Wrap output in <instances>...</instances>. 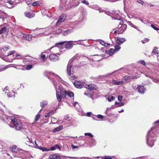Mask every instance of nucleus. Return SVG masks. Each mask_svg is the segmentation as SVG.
I'll use <instances>...</instances> for the list:
<instances>
[{"label": "nucleus", "instance_id": "nucleus-1", "mask_svg": "<svg viewBox=\"0 0 159 159\" xmlns=\"http://www.w3.org/2000/svg\"><path fill=\"white\" fill-rule=\"evenodd\" d=\"M10 120H11V124L13 125V128L16 130H19L24 128L21 122L16 119L14 117H11L10 118Z\"/></svg>", "mask_w": 159, "mask_h": 159}, {"label": "nucleus", "instance_id": "nucleus-2", "mask_svg": "<svg viewBox=\"0 0 159 159\" xmlns=\"http://www.w3.org/2000/svg\"><path fill=\"white\" fill-rule=\"evenodd\" d=\"M59 90L60 92L57 91L56 92V96L58 101L60 102L61 101L62 98H66V93L67 91L64 89L62 87L59 86Z\"/></svg>", "mask_w": 159, "mask_h": 159}, {"label": "nucleus", "instance_id": "nucleus-3", "mask_svg": "<svg viewBox=\"0 0 159 159\" xmlns=\"http://www.w3.org/2000/svg\"><path fill=\"white\" fill-rule=\"evenodd\" d=\"M121 20L120 19V20ZM118 21L120 20H118ZM119 23L120 24L118 25L117 28L116 29V30L114 31L115 34H121L123 33L126 29L127 25L126 24H124V22L122 20H120Z\"/></svg>", "mask_w": 159, "mask_h": 159}, {"label": "nucleus", "instance_id": "nucleus-4", "mask_svg": "<svg viewBox=\"0 0 159 159\" xmlns=\"http://www.w3.org/2000/svg\"><path fill=\"white\" fill-rule=\"evenodd\" d=\"M120 11H106L105 13L107 15L111 16L112 18L117 20H120V16L118 14Z\"/></svg>", "mask_w": 159, "mask_h": 159}, {"label": "nucleus", "instance_id": "nucleus-5", "mask_svg": "<svg viewBox=\"0 0 159 159\" xmlns=\"http://www.w3.org/2000/svg\"><path fill=\"white\" fill-rule=\"evenodd\" d=\"M85 88L90 90H96L98 89L97 86L94 84H86L85 85Z\"/></svg>", "mask_w": 159, "mask_h": 159}, {"label": "nucleus", "instance_id": "nucleus-6", "mask_svg": "<svg viewBox=\"0 0 159 159\" xmlns=\"http://www.w3.org/2000/svg\"><path fill=\"white\" fill-rule=\"evenodd\" d=\"M66 15L65 14H62L59 18L56 24L57 25H59L62 22L64 21L66 18Z\"/></svg>", "mask_w": 159, "mask_h": 159}, {"label": "nucleus", "instance_id": "nucleus-7", "mask_svg": "<svg viewBox=\"0 0 159 159\" xmlns=\"http://www.w3.org/2000/svg\"><path fill=\"white\" fill-rule=\"evenodd\" d=\"M26 138L28 139V140H27V142H29L30 143L29 144V145L31 147H33L34 146V143L36 145V146H37V145L36 143V141L34 140L33 141L32 139L31 138H29L28 136H27Z\"/></svg>", "mask_w": 159, "mask_h": 159}, {"label": "nucleus", "instance_id": "nucleus-8", "mask_svg": "<svg viewBox=\"0 0 159 159\" xmlns=\"http://www.w3.org/2000/svg\"><path fill=\"white\" fill-rule=\"evenodd\" d=\"M73 67L72 66L67 67V71L68 75L69 76H71V75H73Z\"/></svg>", "mask_w": 159, "mask_h": 159}, {"label": "nucleus", "instance_id": "nucleus-9", "mask_svg": "<svg viewBox=\"0 0 159 159\" xmlns=\"http://www.w3.org/2000/svg\"><path fill=\"white\" fill-rule=\"evenodd\" d=\"M49 59L52 61H55L58 60V57L56 55L53 54H51L49 55Z\"/></svg>", "mask_w": 159, "mask_h": 159}, {"label": "nucleus", "instance_id": "nucleus-10", "mask_svg": "<svg viewBox=\"0 0 159 159\" xmlns=\"http://www.w3.org/2000/svg\"><path fill=\"white\" fill-rule=\"evenodd\" d=\"M136 90H137L139 93H144L145 91L144 87L143 85H139L136 89Z\"/></svg>", "mask_w": 159, "mask_h": 159}, {"label": "nucleus", "instance_id": "nucleus-11", "mask_svg": "<svg viewBox=\"0 0 159 159\" xmlns=\"http://www.w3.org/2000/svg\"><path fill=\"white\" fill-rule=\"evenodd\" d=\"M65 45V48L67 49H70L73 47L72 41H69L66 42Z\"/></svg>", "mask_w": 159, "mask_h": 159}, {"label": "nucleus", "instance_id": "nucleus-12", "mask_svg": "<svg viewBox=\"0 0 159 159\" xmlns=\"http://www.w3.org/2000/svg\"><path fill=\"white\" fill-rule=\"evenodd\" d=\"M73 84L76 88L78 89H81L83 87L80 82L76 80L74 81Z\"/></svg>", "mask_w": 159, "mask_h": 159}, {"label": "nucleus", "instance_id": "nucleus-13", "mask_svg": "<svg viewBox=\"0 0 159 159\" xmlns=\"http://www.w3.org/2000/svg\"><path fill=\"white\" fill-rule=\"evenodd\" d=\"M25 16L29 18L33 17L34 16V13L32 11L30 12H26L25 13Z\"/></svg>", "mask_w": 159, "mask_h": 159}, {"label": "nucleus", "instance_id": "nucleus-14", "mask_svg": "<svg viewBox=\"0 0 159 159\" xmlns=\"http://www.w3.org/2000/svg\"><path fill=\"white\" fill-rule=\"evenodd\" d=\"M66 42V41H64L57 43L55 44V47L61 49L63 48L62 45Z\"/></svg>", "mask_w": 159, "mask_h": 159}, {"label": "nucleus", "instance_id": "nucleus-15", "mask_svg": "<svg viewBox=\"0 0 159 159\" xmlns=\"http://www.w3.org/2000/svg\"><path fill=\"white\" fill-rule=\"evenodd\" d=\"M49 158L50 159H61L60 156L56 154L51 155L49 156Z\"/></svg>", "mask_w": 159, "mask_h": 159}, {"label": "nucleus", "instance_id": "nucleus-16", "mask_svg": "<svg viewBox=\"0 0 159 159\" xmlns=\"http://www.w3.org/2000/svg\"><path fill=\"white\" fill-rule=\"evenodd\" d=\"M38 146V148L39 149L42 150L43 152H47L50 150L49 148H45L41 146Z\"/></svg>", "mask_w": 159, "mask_h": 159}, {"label": "nucleus", "instance_id": "nucleus-17", "mask_svg": "<svg viewBox=\"0 0 159 159\" xmlns=\"http://www.w3.org/2000/svg\"><path fill=\"white\" fill-rule=\"evenodd\" d=\"M63 128V126L62 125H60L58 127L55 128L52 130L53 132L55 133L57 132L60 131Z\"/></svg>", "mask_w": 159, "mask_h": 159}, {"label": "nucleus", "instance_id": "nucleus-18", "mask_svg": "<svg viewBox=\"0 0 159 159\" xmlns=\"http://www.w3.org/2000/svg\"><path fill=\"white\" fill-rule=\"evenodd\" d=\"M7 16V14L4 12L2 11H0V19H1L3 16Z\"/></svg>", "mask_w": 159, "mask_h": 159}, {"label": "nucleus", "instance_id": "nucleus-19", "mask_svg": "<svg viewBox=\"0 0 159 159\" xmlns=\"http://www.w3.org/2000/svg\"><path fill=\"white\" fill-rule=\"evenodd\" d=\"M68 95L71 98V97H73L74 96V94L73 93L70 92V91H67L66 93V95Z\"/></svg>", "mask_w": 159, "mask_h": 159}, {"label": "nucleus", "instance_id": "nucleus-20", "mask_svg": "<svg viewBox=\"0 0 159 159\" xmlns=\"http://www.w3.org/2000/svg\"><path fill=\"white\" fill-rule=\"evenodd\" d=\"M131 79V76L126 75L124 77L123 79H122V80L123 81V80H124L125 81H129Z\"/></svg>", "mask_w": 159, "mask_h": 159}, {"label": "nucleus", "instance_id": "nucleus-21", "mask_svg": "<svg viewBox=\"0 0 159 159\" xmlns=\"http://www.w3.org/2000/svg\"><path fill=\"white\" fill-rule=\"evenodd\" d=\"M18 150L16 145L13 146L11 149V151L12 152L16 153L17 152Z\"/></svg>", "mask_w": 159, "mask_h": 159}, {"label": "nucleus", "instance_id": "nucleus-22", "mask_svg": "<svg viewBox=\"0 0 159 159\" xmlns=\"http://www.w3.org/2000/svg\"><path fill=\"white\" fill-rule=\"evenodd\" d=\"M41 58L43 61H46V58L45 55L43 54L42 53L41 55Z\"/></svg>", "mask_w": 159, "mask_h": 159}, {"label": "nucleus", "instance_id": "nucleus-23", "mask_svg": "<svg viewBox=\"0 0 159 159\" xmlns=\"http://www.w3.org/2000/svg\"><path fill=\"white\" fill-rule=\"evenodd\" d=\"M67 158H70V159H82L83 158H85V157H67Z\"/></svg>", "mask_w": 159, "mask_h": 159}, {"label": "nucleus", "instance_id": "nucleus-24", "mask_svg": "<svg viewBox=\"0 0 159 159\" xmlns=\"http://www.w3.org/2000/svg\"><path fill=\"white\" fill-rule=\"evenodd\" d=\"M67 158H70V159H82L83 158H85V157H67Z\"/></svg>", "mask_w": 159, "mask_h": 159}, {"label": "nucleus", "instance_id": "nucleus-25", "mask_svg": "<svg viewBox=\"0 0 159 159\" xmlns=\"http://www.w3.org/2000/svg\"><path fill=\"white\" fill-rule=\"evenodd\" d=\"M40 4V2L39 1L35 2L33 3L32 5L34 6H38Z\"/></svg>", "mask_w": 159, "mask_h": 159}, {"label": "nucleus", "instance_id": "nucleus-26", "mask_svg": "<svg viewBox=\"0 0 159 159\" xmlns=\"http://www.w3.org/2000/svg\"><path fill=\"white\" fill-rule=\"evenodd\" d=\"M41 115L39 114H37L35 116V120H34V121L36 122L38 121Z\"/></svg>", "mask_w": 159, "mask_h": 159}, {"label": "nucleus", "instance_id": "nucleus-27", "mask_svg": "<svg viewBox=\"0 0 159 159\" xmlns=\"http://www.w3.org/2000/svg\"><path fill=\"white\" fill-rule=\"evenodd\" d=\"M108 100L109 102H111L114 100L115 98L112 96H108Z\"/></svg>", "mask_w": 159, "mask_h": 159}, {"label": "nucleus", "instance_id": "nucleus-28", "mask_svg": "<svg viewBox=\"0 0 159 159\" xmlns=\"http://www.w3.org/2000/svg\"><path fill=\"white\" fill-rule=\"evenodd\" d=\"M6 31V27H3L0 30V34H2L3 33Z\"/></svg>", "mask_w": 159, "mask_h": 159}, {"label": "nucleus", "instance_id": "nucleus-29", "mask_svg": "<svg viewBox=\"0 0 159 159\" xmlns=\"http://www.w3.org/2000/svg\"><path fill=\"white\" fill-rule=\"evenodd\" d=\"M116 42L117 44L120 45L124 43L123 42V41L120 40L119 39H116Z\"/></svg>", "mask_w": 159, "mask_h": 159}, {"label": "nucleus", "instance_id": "nucleus-30", "mask_svg": "<svg viewBox=\"0 0 159 159\" xmlns=\"http://www.w3.org/2000/svg\"><path fill=\"white\" fill-rule=\"evenodd\" d=\"M121 48L120 47V45L116 44V45L115 46V50L116 51L119 50Z\"/></svg>", "mask_w": 159, "mask_h": 159}, {"label": "nucleus", "instance_id": "nucleus-31", "mask_svg": "<svg viewBox=\"0 0 159 159\" xmlns=\"http://www.w3.org/2000/svg\"><path fill=\"white\" fill-rule=\"evenodd\" d=\"M16 58L17 59H23V57L19 54H17L16 55Z\"/></svg>", "mask_w": 159, "mask_h": 159}, {"label": "nucleus", "instance_id": "nucleus-32", "mask_svg": "<svg viewBox=\"0 0 159 159\" xmlns=\"http://www.w3.org/2000/svg\"><path fill=\"white\" fill-rule=\"evenodd\" d=\"M32 67V66L31 65H27L26 67V70H31Z\"/></svg>", "mask_w": 159, "mask_h": 159}, {"label": "nucleus", "instance_id": "nucleus-33", "mask_svg": "<svg viewBox=\"0 0 159 159\" xmlns=\"http://www.w3.org/2000/svg\"><path fill=\"white\" fill-rule=\"evenodd\" d=\"M115 50L114 49L111 48L110 49L109 52V54H112L114 53L115 52Z\"/></svg>", "mask_w": 159, "mask_h": 159}, {"label": "nucleus", "instance_id": "nucleus-34", "mask_svg": "<svg viewBox=\"0 0 159 159\" xmlns=\"http://www.w3.org/2000/svg\"><path fill=\"white\" fill-rule=\"evenodd\" d=\"M102 159H113L112 158V157H111L109 156H104L102 157Z\"/></svg>", "mask_w": 159, "mask_h": 159}, {"label": "nucleus", "instance_id": "nucleus-35", "mask_svg": "<svg viewBox=\"0 0 159 159\" xmlns=\"http://www.w3.org/2000/svg\"><path fill=\"white\" fill-rule=\"evenodd\" d=\"M26 39L30 41L31 40L32 37L31 36L29 35H28L26 37Z\"/></svg>", "mask_w": 159, "mask_h": 159}, {"label": "nucleus", "instance_id": "nucleus-36", "mask_svg": "<svg viewBox=\"0 0 159 159\" xmlns=\"http://www.w3.org/2000/svg\"><path fill=\"white\" fill-rule=\"evenodd\" d=\"M123 84V82H122V81H119L118 82H116L114 84L116 85H120L122 84Z\"/></svg>", "mask_w": 159, "mask_h": 159}, {"label": "nucleus", "instance_id": "nucleus-37", "mask_svg": "<svg viewBox=\"0 0 159 159\" xmlns=\"http://www.w3.org/2000/svg\"><path fill=\"white\" fill-rule=\"evenodd\" d=\"M149 41V39L147 38H145L142 41L143 43H145L148 42Z\"/></svg>", "mask_w": 159, "mask_h": 159}, {"label": "nucleus", "instance_id": "nucleus-38", "mask_svg": "<svg viewBox=\"0 0 159 159\" xmlns=\"http://www.w3.org/2000/svg\"><path fill=\"white\" fill-rule=\"evenodd\" d=\"M47 104V103L46 102H43L40 103V106L42 107H43L44 106L46 105Z\"/></svg>", "mask_w": 159, "mask_h": 159}, {"label": "nucleus", "instance_id": "nucleus-39", "mask_svg": "<svg viewBox=\"0 0 159 159\" xmlns=\"http://www.w3.org/2000/svg\"><path fill=\"white\" fill-rule=\"evenodd\" d=\"M72 75L70 76V80H74L75 79H76L77 78V77L75 76H73V75Z\"/></svg>", "mask_w": 159, "mask_h": 159}, {"label": "nucleus", "instance_id": "nucleus-40", "mask_svg": "<svg viewBox=\"0 0 159 159\" xmlns=\"http://www.w3.org/2000/svg\"><path fill=\"white\" fill-rule=\"evenodd\" d=\"M84 135L85 136H89L91 137H93V135H92L91 133H86L84 134Z\"/></svg>", "mask_w": 159, "mask_h": 159}, {"label": "nucleus", "instance_id": "nucleus-41", "mask_svg": "<svg viewBox=\"0 0 159 159\" xmlns=\"http://www.w3.org/2000/svg\"><path fill=\"white\" fill-rule=\"evenodd\" d=\"M115 104H118L119 105V106H120V107L124 105V103L123 102H116Z\"/></svg>", "mask_w": 159, "mask_h": 159}, {"label": "nucleus", "instance_id": "nucleus-42", "mask_svg": "<svg viewBox=\"0 0 159 159\" xmlns=\"http://www.w3.org/2000/svg\"><path fill=\"white\" fill-rule=\"evenodd\" d=\"M152 53H157V54H159V51L157 50L156 49H153L152 51Z\"/></svg>", "mask_w": 159, "mask_h": 159}, {"label": "nucleus", "instance_id": "nucleus-43", "mask_svg": "<svg viewBox=\"0 0 159 159\" xmlns=\"http://www.w3.org/2000/svg\"><path fill=\"white\" fill-rule=\"evenodd\" d=\"M151 26L152 28L153 29H154L155 30H159V29H158L157 27H155L153 25L151 24Z\"/></svg>", "mask_w": 159, "mask_h": 159}, {"label": "nucleus", "instance_id": "nucleus-44", "mask_svg": "<svg viewBox=\"0 0 159 159\" xmlns=\"http://www.w3.org/2000/svg\"><path fill=\"white\" fill-rule=\"evenodd\" d=\"M71 32V30H67L66 31H64V34H68L69 33H70Z\"/></svg>", "mask_w": 159, "mask_h": 159}, {"label": "nucleus", "instance_id": "nucleus-45", "mask_svg": "<svg viewBox=\"0 0 159 159\" xmlns=\"http://www.w3.org/2000/svg\"><path fill=\"white\" fill-rule=\"evenodd\" d=\"M82 2L83 3L86 5H88L89 4V2L85 0H84Z\"/></svg>", "mask_w": 159, "mask_h": 159}, {"label": "nucleus", "instance_id": "nucleus-46", "mask_svg": "<svg viewBox=\"0 0 159 159\" xmlns=\"http://www.w3.org/2000/svg\"><path fill=\"white\" fill-rule=\"evenodd\" d=\"M139 63L143 65V66L145 65V63L144 61L142 60L140 61Z\"/></svg>", "mask_w": 159, "mask_h": 159}, {"label": "nucleus", "instance_id": "nucleus-47", "mask_svg": "<svg viewBox=\"0 0 159 159\" xmlns=\"http://www.w3.org/2000/svg\"><path fill=\"white\" fill-rule=\"evenodd\" d=\"M7 4H9L10 5H13V2L12 1H8V2H7Z\"/></svg>", "mask_w": 159, "mask_h": 159}, {"label": "nucleus", "instance_id": "nucleus-48", "mask_svg": "<svg viewBox=\"0 0 159 159\" xmlns=\"http://www.w3.org/2000/svg\"><path fill=\"white\" fill-rule=\"evenodd\" d=\"M15 52V51H12L10 52L7 54V56H10V55H11L13 53H14Z\"/></svg>", "mask_w": 159, "mask_h": 159}, {"label": "nucleus", "instance_id": "nucleus-49", "mask_svg": "<svg viewBox=\"0 0 159 159\" xmlns=\"http://www.w3.org/2000/svg\"><path fill=\"white\" fill-rule=\"evenodd\" d=\"M122 98V97L121 96H119L118 97V99L120 101H121Z\"/></svg>", "mask_w": 159, "mask_h": 159}, {"label": "nucleus", "instance_id": "nucleus-50", "mask_svg": "<svg viewBox=\"0 0 159 159\" xmlns=\"http://www.w3.org/2000/svg\"><path fill=\"white\" fill-rule=\"evenodd\" d=\"M137 2L142 5H143L144 4L143 2L141 0H138Z\"/></svg>", "mask_w": 159, "mask_h": 159}, {"label": "nucleus", "instance_id": "nucleus-51", "mask_svg": "<svg viewBox=\"0 0 159 159\" xmlns=\"http://www.w3.org/2000/svg\"><path fill=\"white\" fill-rule=\"evenodd\" d=\"M84 95H85L86 96H90L91 97V98H92V97H91V95H90V94L89 93H87V92H85L84 93Z\"/></svg>", "mask_w": 159, "mask_h": 159}, {"label": "nucleus", "instance_id": "nucleus-52", "mask_svg": "<svg viewBox=\"0 0 159 159\" xmlns=\"http://www.w3.org/2000/svg\"><path fill=\"white\" fill-rule=\"evenodd\" d=\"M100 119H102L103 118V116L101 115H98L97 116Z\"/></svg>", "mask_w": 159, "mask_h": 159}, {"label": "nucleus", "instance_id": "nucleus-53", "mask_svg": "<svg viewBox=\"0 0 159 159\" xmlns=\"http://www.w3.org/2000/svg\"><path fill=\"white\" fill-rule=\"evenodd\" d=\"M100 43L101 44H102V45H104H104L105 46H107V45H105V42L103 41H102V40H101L100 41Z\"/></svg>", "mask_w": 159, "mask_h": 159}, {"label": "nucleus", "instance_id": "nucleus-54", "mask_svg": "<svg viewBox=\"0 0 159 159\" xmlns=\"http://www.w3.org/2000/svg\"><path fill=\"white\" fill-rule=\"evenodd\" d=\"M131 79H137L139 78V77L137 76H131Z\"/></svg>", "mask_w": 159, "mask_h": 159}, {"label": "nucleus", "instance_id": "nucleus-55", "mask_svg": "<svg viewBox=\"0 0 159 159\" xmlns=\"http://www.w3.org/2000/svg\"><path fill=\"white\" fill-rule=\"evenodd\" d=\"M56 147H55V146H52V147H51V149H50V150H54L55 149H56Z\"/></svg>", "mask_w": 159, "mask_h": 159}, {"label": "nucleus", "instance_id": "nucleus-56", "mask_svg": "<svg viewBox=\"0 0 159 159\" xmlns=\"http://www.w3.org/2000/svg\"><path fill=\"white\" fill-rule=\"evenodd\" d=\"M7 95L9 98L11 97H12V95L11 94V93L10 92L7 93Z\"/></svg>", "mask_w": 159, "mask_h": 159}, {"label": "nucleus", "instance_id": "nucleus-57", "mask_svg": "<svg viewBox=\"0 0 159 159\" xmlns=\"http://www.w3.org/2000/svg\"><path fill=\"white\" fill-rule=\"evenodd\" d=\"M55 146L56 148H57L59 149L60 150L61 148L60 147V146H59V145H58V144H56L55 145Z\"/></svg>", "mask_w": 159, "mask_h": 159}, {"label": "nucleus", "instance_id": "nucleus-58", "mask_svg": "<svg viewBox=\"0 0 159 159\" xmlns=\"http://www.w3.org/2000/svg\"><path fill=\"white\" fill-rule=\"evenodd\" d=\"M8 16H3L1 18L2 19V21H4L5 20V19H6L7 17Z\"/></svg>", "mask_w": 159, "mask_h": 159}, {"label": "nucleus", "instance_id": "nucleus-59", "mask_svg": "<svg viewBox=\"0 0 159 159\" xmlns=\"http://www.w3.org/2000/svg\"><path fill=\"white\" fill-rule=\"evenodd\" d=\"M119 39L120 40L123 41V42H124L125 41V39L123 38H120Z\"/></svg>", "mask_w": 159, "mask_h": 159}, {"label": "nucleus", "instance_id": "nucleus-60", "mask_svg": "<svg viewBox=\"0 0 159 159\" xmlns=\"http://www.w3.org/2000/svg\"><path fill=\"white\" fill-rule=\"evenodd\" d=\"M71 147L73 149H74L75 148H77L78 147V146H75L73 144L72 145Z\"/></svg>", "mask_w": 159, "mask_h": 159}, {"label": "nucleus", "instance_id": "nucleus-61", "mask_svg": "<svg viewBox=\"0 0 159 159\" xmlns=\"http://www.w3.org/2000/svg\"><path fill=\"white\" fill-rule=\"evenodd\" d=\"M128 23L129 25H131L132 26H133L134 25L131 22L129 21L128 22Z\"/></svg>", "mask_w": 159, "mask_h": 159}, {"label": "nucleus", "instance_id": "nucleus-62", "mask_svg": "<svg viewBox=\"0 0 159 159\" xmlns=\"http://www.w3.org/2000/svg\"><path fill=\"white\" fill-rule=\"evenodd\" d=\"M51 115L50 114V113H47V115H46L45 116V117H49V116L50 115Z\"/></svg>", "mask_w": 159, "mask_h": 159}, {"label": "nucleus", "instance_id": "nucleus-63", "mask_svg": "<svg viewBox=\"0 0 159 159\" xmlns=\"http://www.w3.org/2000/svg\"><path fill=\"white\" fill-rule=\"evenodd\" d=\"M49 113H50V115H51V114H53L54 113L53 112V110H52L51 111L49 112Z\"/></svg>", "mask_w": 159, "mask_h": 159}, {"label": "nucleus", "instance_id": "nucleus-64", "mask_svg": "<svg viewBox=\"0 0 159 159\" xmlns=\"http://www.w3.org/2000/svg\"><path fill=\"white\" fill-rule=\"evenodd\" d=\"M91 114V113L90 112H88L87 113V115L88 116H90Z\"/></svg>", "mask_w": 159, "mask_h": 159}]
</instances>
